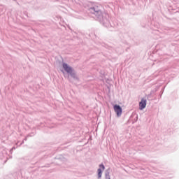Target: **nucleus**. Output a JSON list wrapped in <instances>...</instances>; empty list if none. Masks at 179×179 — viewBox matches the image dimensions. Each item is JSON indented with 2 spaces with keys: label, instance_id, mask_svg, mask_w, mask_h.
Masks as SVG:
<instances>
[{
  "label": "nucleus",
  "instance_id": "nucleus-1",
  "mask_svg": "<svg viewBox=\"0 0 179 179\" xmlns=\"http://www.w3.org/2000/svg\"><path fill=\"white\" fill-rule=\"evenodd\" d=\"M89 12L94 15V17L97 22H99L101 24H103L104 27H117L118 24L117 22H111V17L110 15L104 11V8L100 4H96L91 6L88 9Z\"/></svg>",
  "mask_w": 179,
  "mask_h": 179
},
{
  "label": "nucleus",
  "instance_id": "nucleus-2",
  "mask_svg": "<svg viewBox=\"0 0 179 179\" xmlns=\"http://www.w3.org/2000/svg\"><path fill=\"white\" fill-rule=\"evenodd\" d=\"M61 72L65 75L67 73L68 76H71L73 80H79V77L78 76V73H76V71L73 67L71 66L68 64V63L62 62V69L61 70Z\"/></svg>",
  "mask_w": 179,
  "mask_h": 179
},
{
  "label": "nucleus",
  "instance_id": "nucleus-3",
  "mask_svg": "<svg viewBox=\"0 0 179 179\" xmlns=\"http://www.w3.org/2000/svg\"><path fill=\"white\" fill-rule=\"evenodd\" d=\"M113 110L117 115V117H121L122 115V108L118 104L113 105Z\"/></svg>",
  "mask_w": 179,
  "mask_h": 179
},
{
  "label": "nucleus",
  "instance_id": "nucleus-4",
  "mask_svg": "<svg viewBox=\"0 0 179 179\" xmlns=\"http://www.w3.org/2000/svg\"><path fill=\"white\" fill-rule=\"evenodd\" d=\"M148 104V100L145 98H142L141 101L138 103V108L141 111L142 110H145L146 108V106Z\"/></svg>",
  "mask_w": 179,
  "mask_h": 179
},
{
  "label": "nucleus",
  "instance_id": "nucleus-5",
  "mask_svg": "<svg viewBox=\"0 0 179 179\" xmlns=\"http://www.w3.org/2000/svg\"><path fill=\"white\" fill-rule=\"evenodd\" d=\"M106 170V166H104V164L101 163L99 164V168L97 169V178L100 179L101 178V176H103V171Z\"/></svg>",
  "mask_w": 179,
  "mask_h": 179
},
{
  "label": "nucleus",
  "instance_id": "nucleus-6",
  "mask_svg": "<svg viewBox=\"0 0 179 179\" xmlns=\"http://www.w3.org/2000/svg\"><path fill=\"white\" fill-rule=\"evenodd\" d=\"M156 99V91H151L150 93L147 95V100L148 101H152V100H155Z\"/></svg>",
  "mask_w": 179,
  "mask_h": 179
},
{
  "label": "nucleus",
  "instance_id": "nucleus-7",
  "mask_svg": "<svg viewBox=\"0 0 179 179\" xmlns=\"http://www.w3.org/2000/svg\"><path fill=\"white\" fill-rule=\"evenodd\" d=\"M55 159H56V160H59L60 162H65L66 160V158L62 155L57 156Z\"/></svg>",
  "mask_w": 179,
  "mask_h": 179
},
{
  "label": "nucleus",
  "instance_id": "nucleus-8",
  "mask_svg": "<svg viewBox=\"0 0 179 179\" xmlns=\"http://www.w3.org/2000/svg\"><path fill=\"white\" fill-rule=\"evenodd\" d=\"M34 10H43V9H44V8H43V6H34Z\"/></svg>",
  "mask_w": 179,
  "mask_h": 179
},
{
  "label": "nucleus",
  "instance_id": "nucleus-9",
  "mask_svg": "<svg viewBox=\"0 0 179 179\" xmlns=\"http://www.w3.org/2000/svg\"><path fill=\"white\" fill-rule=\"evenodd\" d=\"M105 178L111 179V176H110V172L108 171H106L105 172Z\"/></svg>",
  "mask_w": 179,
  "mask_h": 179
},
{
  "label": "nucleus",
  "instance_id": "nucleus-10",
  "mask_svg": "<svg viewBox=\"0 0 179 179\" xmlns=\"http://www.w3.org/2000/svg\"><path fill=\"white\" fill-rule=\"evenodd\" d=\"M34 135H36V132H31L30 134H29L27 135V136H29V138H31V136H34Z\"/></svg>",
  "mask_w": 179,
  "mask_h": 179
},
{
  "label": "nucleus",
  "instance_id": "nucleus-11",
  "mask_svg": "<svg viewBox=\"0 0 179 179\" xmlns=\"http://www.w3.org/2000/svg\"><path fill=\"white\" fill-rule=\"evenodd\" d=\"M141 27H149V24L141 23Z\"/></svg>",
  "mask_w": 179,
  "mask_h": 179
},
{
  "label": "nucleus",
  "instance_id": "nucleus-12",
  "mask_svg": "<svg viewBox=\"0 0 179 179\" xmlns=\"http://www.w3.org/2000/svg\"><path fill=\"white\" fill-rule=\"evenodd\" d=\"M16 150V147L13 146L10 150V152L12 153L14 150Z\"/></svg>",
  "mask_w": 179,
  "mask_h": 179
},
{
  "label": "nucleus",
  "instance_id": "nucleus-13",
  "mask_svg": "<svg viewBox=\"0 0 179 179\" xmlns=\"http://www.w3.org/2000/svg\"><path fill=\"white\" fill-rule=\"evenodd\" d=\"M166 87H164L162 88L161 91H160V93L161 94H163V93H164V89H165Z\"/></svg>",
  "mask_w": 179,
  "mask_h": 179
},
{
  "label": "nucleus",
  "instance_id": "nucleus-14",
  "mask_svg": "<svg viewBox=\"0 0 179 179\" xmlns=\"http://www.w3.org/2000/svg\"><path fill=\"white\" fill-rule=\"evenodd\" d=\"M41 155H42V156H44L45 158L47 157V155H45V153L44 152H41Z\"/></svg>",
  "mask_w": 179,
  "mask_h": 179
},
{
  "label": "nucleus",
  "instance_id": "nucleus-15",
  "mask_svg": "<svg viewBox=\"0 0 179 179\" xmlns=\"http://www.w3.org/2000/svg\"><path fill=\"white\" fill-rule=\"evenodd\" d=\"M23 143H24V140H23L19 145V146H22V145H23Z\"/></svg>",
  "mask_w": 179,
  "mask_h": 179
},
{
  "label": "nucleus",
  "instance_id": "nucleus-16",
  "mask_svg": "<svg viewBox=\"0 0 179 179\" xmlns=\"http://www.w3.org/2000/svg\"><path fill=\"white\" fill-rule=\"evenodd\" d=\"M162 96H163V94L159 93V99H162Z\"/></svg>",
  "mask_w": 179,
  "mask_h": 179
},
{
  "label": "nucleus",
  "instance_id": "nucleus-17",
  "mask_svg": "<svg viewBox=\"0 0 179 179\" xmlns=\"http://www.w3.org/2000/svg\"><path fill=\"white\" fill-rule=\"evenodd\" d=\"M27 138H29V137L27 136H27H25V138H24V141H27Z\"/></svg>",
  "mask_w": 179,
  "mask_h": 179
},
{
  "label": "nucleus",
  "instance_id": "nucleus-18",
  "mask_svg": "<svg viewBox=\"0 0 179 179\" xmlns=\"http://www.w3.org/2000/svg\"><path fill=\"white\" fill-rule=\"evenodd\" d=\"M136 122H137L138 121V115H136Z\"/></svg>",
  "mask_w": 179,
  "mask_h": 179
},
{
  "label": "nucleus",
  "instance_id": "nucleus-19",
  "mask_svg": "<svg viewBox=\"0 0 179 179\" xmlns=\"http://www.w3.org/2000/svg\"><path fill=\"white\" fill-rule=\"evenodd\" d=\"M108 89H110V87H108ZM109 92H110V90H109Z\"/></svg>",
  "mask_w": 179,
  "mask_h": 179
},
{
  "label": "nucleus",
  "instance_id": "nucleus-20",
  "mask_svg": "<svg viewBox=\"0 0 179 179\" xmlns=\"http://www.w3.org/2000/svg\"><path fill=\"white\" fill-rule=\"evenodd\" d=\"M16 145H19V142H18V143H17V144H16Z\"/></svg>",
  "mask_w": 179,
  "mask_h": 179
},
{
  "label": "nucleus",
  "instance_id": "nucleus-21",
  "mask_svg": "<svg viewBox=\"0 0 179 179\" xmlns=\"http://www.w3.org/2000/svg\"><path fill=\"white\" fill-rule=\"evenodd\" d=\"M13 1H16V0H13Z\"/></svg>",
  "mask_w": 179,
  "mask_h": 179
}]
</instances>
